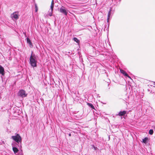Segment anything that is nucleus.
<instances>
[{
	"mask_svg": "<svg viewBox=\"0 0 155 155\" xmlns=\"http://www.w3.org/2000/svg\"><path fill=\"white\" fill-rule=\"evenodd\" d=\"M126 111H120L119 112L118 114H117V115H118L119 116H122L126 114Z\"/></svg>",
	"mask_w": 155,
	"mask_h": 155,
	"instance_id": "9",
	"label": "nucleus"
},
{
	"mask_svg": "<svg viewBox=\"0 0 155 155\" xmlns=\"http://www.w3.org/2000/svg\"><path fill=\"white\" fill-rule=\"evenodd\" d=\"M18 96L22 97H25L27 96V94L25 91L23 90H20L18 93Z\"/></svg>",
	"mask_w": 155,
	"mask_h": 155,
	"instance_id": "4",
	"label": "nucleus"
},
{
	"mask_svg": "<svg viewBox=\"0 0 155 155\" xmlns=\"http://www.w3.org/2000/svg\"><path fill=\"white\" fill-rule=\"evenodd\" d=\"M54 1L53 0H52L51 5L50 6V9L48 12V15L49 16H51L52 15L53 9L54 7Z\"/></svg>",
	"mask_w": 155,
	"mask_h": 155,
	"instance_id": "5",
	"label": "nucleus"
},
{
	"mask_svg": "<svg viewBox=\"0 0 155 155\" xmlns=\"http://www.w3.org/2000/svg\"><path fill=\"white\" fill-rule=\"evenodd\" d=\"M11 138L18 144H21L22 138L19 134H15V135L12 136Z\"/></svg>",
	"mask_w": 155,
	"mask_h": 155,
	"instance_id": "2",
	"label": "nucleus"
},
{
	"mask_svg": "<svg viewBox=\"0 0 155 155\" xmlns=\"http://www.w3.org/2000/svg\"><path fill=\"white\" fill-rule=\"evenodd\" d=\"M0 73L1 74L2 76L4 75V68L0 65Z\"/></svg>",
	"mask_w": 155,
	"mask_h": 155,
	"instance_id": "8",
	"label": "nucleus"
},
{
	"mask_svg": "<svg viewBox=\"0 0 155 155\" xmlns=\"http://www.w3.org/2000/svg\"><path fill=\"white\" fill-rule=\"evenodd\" d=\"M11 17L13 20L17 19L19 18L18 12H15L11 15Z\"/></svg>",
	"mask_w": 155,
	"mask_h": 155,
	"instance_id": "6",
	"label": "nucleus"
},
{
	"mask_svg": "<svg viewBox=\"0 0 155 155\" xmlns=\"http://www.w3.org/2000/svg\"><path fill=\"white\" fill-rule=\"evenodd\" d=\"M32 53V52L29 58L30 63L32 67H35L37 66V56L35 54H33Z\"/></svg>",
	"mask_w": 155,
	"mask_h": 155,
	"instance_id": "1",
	"label": "nucleus"
},
{
	"mask_svg": "<svg viewBox=\"0 0 155 155\" xmlns=\"http://www.w3.org/2000/svg\"><path fill=\"white\" fill-rule=\"evenodd\" d=\"M35 11L36 12H37L38 10V7L36 5V4L35 5Z\"/></svg>",
	"mask_w": 155,
	"mask_h": 155,
	"instance_id": "17",
	"label": "nucleus"
},
{
	"mask_svg": "<svg viewBox=\"0 0 155 155\" xmlns=\"http://www.w3.org/2000/svg\"><path fill=\"white\" fill-rule=\"evenodd\" d=\"M120 72L121 73L124 75L125 76H126L130 78L131 79L130 77L128 75V74L126 73V72L123 70H120Z\"/></svg>",
	"mask_w": 155,
	"mask_h": 155,
	"instance_id": "7",
	"label": "nucleus"
},
{
	"mask_svg": "<svg viewBox=\"0 0 155 155\" xmlns=\"http://www.w3.org/2000/svg\"><path fill=\"white\" fill-rule=\"evenodd\" d=\"M87 104L92 109H95L94 107V106L91 104L89 103H87Z\"/></svg>",
	"mask_w": 155,
	"mask_h": 155,
	"instance_id": "13",
	"label": "nucleus"
},
{
	"mask_svg": "<svg viewBox=\"0 0 155 155\" xmlns=\"http://www.w3.org/2000/svg\"><path fill=\"white\" fill-rule=\"evenodd\" d=\"M111 8H110V10L108 12V15H107V22H109V18L110 17V15L111 14Z\"/></svg>",
	"mask_w": 155,
	"mask_h": 155,
	"instance_id": "12",
	"label": "nucleus"
},
{
	"mask_svg": "<svg viewBox=\"0 0 155 155\" xmlns=\"http://www.w3.org/2000/svg\"><path fill=\"white\" fill-rule=\"evenodd\" d=\"M149 134L150 135H152L153 134V130L150 129L149 131Z\"/></svg>",
	"mask_w": 155,
	"mask_h": 155,
	"instance_id": "16",
	"label": "nucleus"
},
{
	"mask_svg": "<svg viewBox=\"0 0 155 155\" xmlns=\"http://www.w3.org/2000/svg\"><path fill=\"white\" fill-rule=\"evenodd\" d=\"M26 41L27 42L28 44H29V46L30 47H32V43L31 42V40L29 39V38H26Z\"/></svg>",
	"mask_w": 155,
	"mask_h": 155,
	"instance_id": "10",
	"label": "nucleus"
},
{
	"mask_svg": "<svg viewBox=\"0 0 155 155\" xmlns=\"http://www.w3.org/2000/svg\"><path fill=\"white\" fill-rule=\"evenodd\" d=\"M69 136H71V134H69Z\"/></svg>",
	"mask_w": 155,
	"mask_h": 155,
	"instance_id": "19",
	"label": "nucleus"
},
{
	"mask_svg": "<svg viewBox=\"0 0 155 155\" xmlns=\"http://www.w3.org/2000/svg\"><path fill=\"white\" fill-rule=\"evenodd\" d=\"M154 130H155V127H154Z\"/></svg>",
	"mask_w": 155,
	"mask_h": 155,
	"instance_id": "20",
	"label": "nucleus"
},
{
	"mask_svg": "<svg viewBox=\"0 0 155 155\" xmlns=\"http://www.w3.org/2000/svg\"><path fill=\"white\" fill-rule=\"evenodd\" d=\"M73 40L75 41L77 43H78V44L79 43V41L78 40V39L77 38H73Z\"/></svg>",
	"mask_w": 155,
	"mask_h": 155,
	"instance_id": "15",
	"label": "nucleus"
},
{
	"mask_svg": "<svg viewBox=\"0 0 155 155\" xmlns=\"http://www.w3.org/2000/svg\"><path fill=\"white\" fill-rule=\"evenodd\" d=\"M148 139V138L147 137H145L144 139H143V140H142L143 142L145 143H147V141Z\"/></svg>",
	"mask_w": 155,
	"mask_h": 155,
	"instance_id": "14",
	"label": "nucleus"
},
{
	"mask_svg": "<svg viewBox=\"0 0 155 155\" xmlns=\"http://www.w3.org/2000/svg\"><path fill=\"white\" fill-rule=\"evenodd\" d=\"M59 11L61 13L66 16L68 14V10L66 9L65 7L62 6L60 8Z\"/></svg>",
	"mask_w": 155,
	"mask_h": 155,
	"instance_id": "3",
	"label": "nucleus"
},
{
	"mask_svg": "<svg viewBox=\"0 0 155 155\" xmlns=\"http://www.w3.org/2000/svg\"><path fill=\"white\" fill-rule=\"evenodd\" d=\"M151 85H152V84H153V85H154V86H155V82H153V81H152V82H151Z\"/></svg>",
	"mask_w": 155,
	"mask_h": 155,
	"instance_id": "18",
	"label": "nucleus"
},
{
	"mask_svg": "<svg viewBox=\"0 0 155 155\" xmlns=\"http://www.w3.org/2000/svg\"><path fill=\"white\" fill-rule=\"evenodd\" d=\"M12 149H13V150L14 152V153H17L18 150V148L16 147H15L12 144Z\"/></svg>",
	"mask_w": 155,
	"mask_h": 155,
	"instance_id": "11",
	"label": "nucleus"
}]
</instances>
